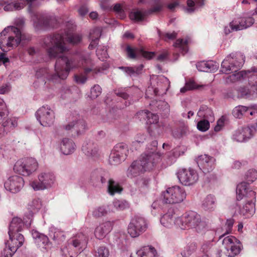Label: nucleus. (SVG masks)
<instances>
[{
    "mask_svg": "<svg viewBox=\"0 0 257 257\" xmlns=\"http://www.w3.org/2000/svg\"><path fill=\"white\" fill-rule=\"evenodd\" d=\"M81 39V35L72 34L70 32L66 33L63 36L60 34H56L46 37L44 39L43 47L46 49L49 57L50 58L60 57L57 60L55 64V74L52 77L54 81L57 82L59 79H65L71 69L80 66H76L74 61L69 60L66 57H62L60 54L68 50L65 46V41L75 44L80 42Z\"/></svg>",
    "mask_w": 257,
    "mask_h": 257,
    "instance_id": "f257e3e1",
    "label": "nucleus"
},
{
    "mask_svg": "<svg viewBox=\"0 0 257 257\" xmlns=\"http://www.w3.org/2000/svg\"><path fill=\"white\" fill-rule=\"evenodd\" d=\"M244 61L245 56L240 53L230 54L224 59L221 64L222 72L224 73H228L230 71L235 72L225 78L224 81L226 83H240L246 79L251 81L254 77L257 78V69L255 68H252L251 70L236 72L237 69L242 66Z\"/></svg>",
    "mask_w": 257,
    "mask_h": 257,
    "instance_id": "f03ea898",
    "label": "nucleus"
},
{
    "mask_svg": "<svg viewBox=\"0 0 257 257\" xmlns=\"http://www.w3.org/2000/svg\"><path fill=\"white\" fill-rule=\"evenodd\" d=\"M157 145L156 141H153L152 146L153 148L150 149L148 147L140 159L132 164L127 170L128 177L132 178L137 176L144 172L153 170L157 166L162 160V154L155 151Z\"/></svg>",
    "mask_w": 257,
    "mask_h": 257,
    "instance_id": "7ed1b4c3",
    "label": "nucleus"
},
{
    "mask_svg": "<svg viewBox=\"0 0 257 257\" xmlns=\"http://www.w3.org/2000/svg\"><path fill=\"white\" fill-rule=\"evenodd\" d=\"M182 229L191 228L198 233H203L208 228V225L204 219L194 211L186 213L176 222Z\"/></svg>",
    "mask_w": 257,
    "mask_h": 257,
    "instance_id": "20e7f679",
    "label": "nucleus"
},
{
    "mask_svg": "<svg viewBox=\"0 0 257 257\" xmlns=\"http://www.w3.org/2000/svg\"><path fill=\"white\" fill-rule=\"evenodd\" d=\"M22 39V34L19 28L8 27L0 33V48L4 51L17 47Z\"/></svg>",
    "mask_w": 257,
    "mask_h": 257,
    "instance_id": "39448f33",
    "label": "nucleus"
},
{
    "mask_svg": "<svg viewBox=\"0 0 257 257\" xmlns=\"http://www.w3.org/2000/svg\"><path fill=\"white\" fill-rule=\"evenodd\" d=\"M38 167L39 163L35 158L27 157L18 160L14 165V170L20 175L28 176L36 171Z\"/></svg>",
    "mask_w": 257,
    "mask_h": 257,
    "instance_id": "423d86ee",
    "label": "nucleus"
},
{
    "mask_svg": "<svg viewBox=\"0 0 257 257\" xmlns=\"http://www.w3.org/2000/svg\"><path fill=\"white\" fill-rule=\"evenodd\" d=\"M152 87H149L146 90V95L150 97V95L153 92L154 94L163 95L166 94L169 88L170 82L169 79L163 75L157 76L153 75L151 77Z\"/></svg>",
    "mask_w": 257,
    "mask_h": 257,
    "instance_id": "0eeeda50",
    "label": "nucleus"
},
{
    "mask_svg": "<svg viewBox=\"0 0 257 257\" xmlns=\"http://www.w3.org/2000/svg\"><path fill=\"white\" fill-rule=\"evenodd\" d=\"M38 180L31 181L30 186L35 191L44 190L52 188L55 184L56 176L49 171L41 172L38 175Z\"/></svg>",
    "mask_w": 257,
    "mask_h": 257,
    "instance_id": "6e6552de",
    "label": "nucleus"
},
{
    "mask_svg": "<svg viewBox=\"0 0 257 257\" xmlns=\"http://www.w3.org/2000/svg\"><path fill=\"white\" fill-rule=\"evenodd\" d=\"M186 197L185 190L178 186L169 187L162 194V201L169 204L180 203L185 199Z\"/></svg>",
    "mask_w": 257,
    "mask_h": 257,
    "instance_id": "1a4fd4ad",
    "label": "nucleus"
},
{
    "mask_svg": "<svg viewBox=\"0 0 257 257\" xmlns=\"http://www.w3.org/2000/svg\"><path fill=\"white\" fill-rule=\"evenodd\" d=\"M35 115L37 120L44 127L51 126L55 122V113L50 106L44 105L41 107L36 111Z\"/></svg>",
    "mask_w": 257,
    "mask_h": 257,
    "instance_id": "9d476101",
    "label": "nucleus"
},
{
    "mask_svg": "<svg viewBox=\"0 0 257 257\" xmlns=\"http://www.w3.org/2000/svg\"><path fill=\"white\" fill-rule=\"evenodd\" d=\"M148 228L146 220L143 217L135 216L131 220L128 227L127 233L132 237H137L144 232Z\"/></svg>",
    "mask_w": 257,
    "mask_h": 257,
    "instance_id": "9b49d317",
    "label": "nucleus"
},
{
    "mask_svg": "<svg viewBox=\"0 0 257 257\" xmlns=\"http://www.w3.org/2000/svg\"><path fill=\"white\" fill-rule=\"evenodd\" d=\"M222 239V243L226 250L227 256L234 257L239 253L242 245L238 239L232 235L227 236Z\"/></svg>",
    "mask_w": 257,
    "mask_h": 257,
    "instance_id": "f8f14e48",
    "label": "nucleus"
},
{
    "mask_svg": "<svg viewBox=\"0 0 257 257\" xmlns=\"http://www.w3.org/2000/svg\"><path fill=\"white\" fill-rule=\"evenodd\" d=\"M177 177L180 182L185 186L192 185L195 184L199 179L197 171L191 168L180 169L177 172Z\"/></svg>",
    "mask_w": 257,
    "mask_h": 257,
    "instance_id": "ddd939ff",
    "label": "nucleus"
},
{
    "mask_svg": "<svg viewBox=\"0 0 257 257\" xmlns=\"http://www.w3.org/2000/svg\"><path fill=\"white\" fill-rule=\"evenodd\" d=\"M255 133V127H242L236 130L232 134L231 139L233 141L243 143L250 139Z\"/></svg>",
    "mask_w": 257,
    "mask_h": 257,
    "instance_id": "4468645a",
    "label": "nucleus"
},
{
    "mask_svg": "<svg viewBox=\"0 0 257 257\" xmlns=\"http://www.w3.org/2000/svg\"><path fill=\"white\" fill-rule=\"evenodd\" d=\"M163 7V2L160 0H157L155 2L153 8L148 11L143 12L138 9L133 10L130 14V18L132 20L136 22L142 21L147 15L160 11Z\"/></svg>",
    "mask_w": 257,
    "mask_h": 257,
    "instance_id": "2eb2a0df",
    "label": "nucleus"
},
{
    "mask_svg": "<svg viewBox=\"0 0 257 257\" xmlns=\"http://www.w3.org/2000/svg\"><path fill=\"white\" fill-rule=\"evenodd\" d=\"M236 199L241 200L243 199L245 200L256 198L255 192L252 190L248 184L245 182H242L238 184L236 189Z\"/></svg>",
    "mask_w": 257,
    "mask_h": 257,
    "instance_id": "dca6fc26",
    "label": "nucleus"
},
{
    "mask_svg": "<svg viewBox=\"0 0 257 257\" xmlns=\"http://www.w3.org/2000/svg\"><path fill=\"white\" fill-rule=\"evenodd\" d=\"M24 185V179L18 175L10 177L4 183L5 188L13 193L19 192L23 188Z\"/></svg>",
    "mask_w": 257,
    "mask_h": 257,
    "instance_id": "f3484780",
    "label": "nucleus"
},
{
    "mask_svg": "<svg viewBox=\"0 0 257 257\" xmlns=\"http://www.w3.org/2000/svg\"><path fill=\"white\" fill-rule=\"evenodd\" d=\"M196 161L200 169L205 173H209L215 168L216 160L213 157L201 155L198 157Z\"/></svg>",
    "mask_w": 257,
    "mask_h": 257,
    "instance_id": "a211bd4d",
    "label": "nucleus"
},
{
    "mask_svg": "<svg viewBox=\"0 0 257 257\" xmlns=\"http://www.w3.org/2000/svg\"><path fill=\"white\" fill-rule=\"evenodd\" d=\"M250 82L249 81L248 82L249 86L250 87V89L240 85L236 88V90L241 96L253 99L257 97V85L254 84L251 85Z\"/></svg>",
    "mask_w": 257,
    "mask_h": 257,
    "instance_id": "6ab92c4d",
    "label": "nucleus"
},
{
    "mask_svg": "<svg viewBox=\"0 0 257 257\" xmlns=\"http://www.w3.org/2000/svg\"><path fill=\"white\" fill-rule=\"evenodd\" d=\"M67 131H71L72 132L79 136L83 134L86 130L87 126L85 122L83 120L76 121V119L69 122L64 126Z\"/></svg>",
    "mask_w": 257,
    "mask_h": 257,
    "instance_id": "aec40b11",
    "label": "nucleus"
},
{
    "mask_svg": "<svg viewBox=\"0 0 257 257\" xmlns=\"http://www.w3.org/2000/svg\"><path fill=\"white\" fill-rule=\"evenodd\" d=\"M112 228V224L109 221L100 223L95 229L94 235L97 239H102L106 236Z\"/></svg>",
    "mask_w": 257,
    "mask_h": 257,
    "instance_id": "412c9836",
    "label": "nucleus"
},
{
    "mask_svg": "<svg viewBox=\"0 0 257 257\" xmlns=\"http://www.w3.org/2000/svg\"><path fill=\"white\" fill-rule=\"evenodd\" d=\"M179 218H180V216H177L173 211H171L162 215L160 221L161 224L166 228H171L174 225L179 227V225L176 222Z\"/></svg>",
    "mask_w": 257,
    "mask_h": 257,
    "instance_id": "4be33fe9",
    "label": "nucleus"
},
{
    "mask_svg": "<svg viewBox=\"0 0 257 257\" xmlns=\"http://www.w3.org/2000/svg\"><path fill=\"white\" fill-rule=\"evenodd\" d=\"M42 203L39 199H35L31 201L27 205V209L29 211L28 214H26L28 220H26L27 225H31L34 213L37 212L41 208Z\"/></svg>",
    "mask_w": 257,
    "mask_h": 257,
    "instance_id": "5701e85b",
    "label": "nucleus"
},
{
    "mask_svg": "<svg viewBox=\"0 0 257 257\" xmlns=\"http://www.w3.org/2000/svg\"><path fill=\"white\" fill-rule=\"evenodd\" d=\"M26 220H28L26 214H25L23 221L19 217H14L10 224L9 233H13L21 232L24 224L27 226H30V225L26 224Z\"/></svg>",
    "mask_w": 257,
    "mask_h": 257,
    "instance_id": "b1692460",
    "label": "nucleus"
},
{
    "mask_svg": "<svg viewBox=\"0 0 257 257\" xmlns=\"http://www.w3.org/2000/svg\"><path fill=\"white\" fill-rule=\"evenodd\" d=\"M82 150L83 153L88 157H95L98 154L97 144L91 140L85 141L83 144Z\"/></svg>",
    "mask_w": 257,
    "mask_h": 257,
    "instance_id": "393cba45",
    "label": "nucleus"
},
{
    "mask_svg": "<svg viewBox=\"0 0 257 257\" xmlns=\"http://www.w3.org/2000/svg\"><path fill=\"white\" fill-rule=\"evenodd\" d=\"M76 149L74 142L68 138L62 139L60 145V150L65 155H69L73 153Z\"/></svg>",
    "mask_w": 257,
    "mask_h": 257,
    "instance_id": "a878e982",
    "label": "nucleus"
},
{
    "mask_svg": "<svg viewBox=\"0 0 257 257\" xmlns=\"http://www.w3.org/2000/svg\"><path fill=\"white\" fill-rule=\"evenodd\" d=\"M219 64L213 61H201L197 63L196 68L199 71L213 72L216 71Z\"/></svg>",
    "mask_w": 257,
    "mask_h": 257,
    "instance_id": "bb28decb",
    "label": "nucleus"
},
{
    "mask_svg": "<svg viewBox=\"0 0 257 257\" xmlns=\"http://www.w3.org/2000/svg\"><path fill=\"white\" fill-rule=\"evenodd\" d=\"M245 203L240 210V213L245 218L251 217L255 213V203L256 198L254 200L251 199L245 200Z\"/></svg>",
    "mask_w": 257,
    "mask_h": 257,
    "instance_id": "cd10ccee",
    "label": "nucleus"
},
{
    "mask_svg": "<svg viewBox=\"0 0 257 257\" xmlns=\"http://www.w3.org/2000/svg\"><path fill=\"white\" fill-rule=\"evenodd\" d=\"M87 242V237L82 233H77L71 241L72 245L76 248L80 252L85 248Z\"/></svg>",
    "mask_w": 257,
    "mask_h": 257,
    "instance_id": "c85d7f7f",
    "label": "nucleus"
},
{
    "mask_svg": "<svg viewBox=\"0 0 257 257\" xmlns=\"http://www.w3.org/2000/svg\"><path fill=\"white\" fill-rule=\"evenodd\" d=\"M126 51L128 57L132 59L135 58L138 55H141L147 59H150L154 56L153 52H147L143 49H134L129 46H127Z\"/></svg>",
    "mask_w": 257,
    "mask_h": 257,
    "instance_id": "c756f323",
    "label": "nucleus"
},
{
    "mask_svg": "<svg viewBox=\"0 0 257 257\" xmlns=\"http://www.w3.org/2000/svg\"><path fill=\"white\" fill-rule=\"evenodd\" d=\"M9 239L6 242V244L15 247L16 249L21 246L24 242V236L19 232L11 233H9Z\"/></svg>",
    "mask_w": 257,
    "mask_h": 257,
    "instance_id": "7c9ffc66",
    "label": "nucleus"
},
{
    "mask_svg": "<svg viewBox=\"0 0 257 257\" xmlns=\"http://www.w3.org/2000/svg\"><path fill=\"white\" fill-rule=\"evenodd\" d=\"M158 255L157 250L152 246H145L137 251L135 255L131 257H156Z\"/></svg>",
    "mask_w": 257,
    "mask_h": 257,
    "instance_id": "2f4dec72",
    "label": "nucleus"
},
{
    "mask_svg": "<svg viewBox=\"0 0 257 257\" xmlns=\"http://www.w3.org/2000/svg\"><path fill=\"white\" fill-rule=\"evenodd\" d=\"M32 235L37 245L39 247L46 248V246L49 243V238L46 235L41 234L36 230H32Z\"/></svg>",
    "mask_w": 257,
    "mask_h": 257,
    "instance_id": "473e14b6",
    "label": "nucleus"
},
{
    "mask_svg": "<svg viewBox=\"0 0 257 257\" xmlns=\"http://www.w3.org/2000/svg\"><path fill=\"white\" fill-rule=\"evenodd\" d=\"M204 0H188L187 6L183 8L184 12L188 14H191L196 11L200 7L204 5Z\"/></svg>",
    "mask_w": 257,
    "mask_h": 257,
    "instance_id": "72a5a7b5",
    "label": "nucleus"
},
{
    "mask_svg": "<svg viewBox=\"0 0 257 257\" xmlns=\"http://www.w3.org/2000/svg\"><path fill=\"white\" fill-rule=\"evenodd\" d=\"M138 117L140 119L146 120L147 123L154 124L158 122L159 117L157 114H153L148 110H143L137 113Z\"/></svg>",
    "mask_w": 257,
    "mask_h": 257,
    "instance_id": "f704fd0d",
    "label": "nucleus"
},
{
    "mask_svg": "<svg viewBox=\"0 0 257 257\" xmlns=\"http://www.w3.org/2000/svg\"><path fill=\"white\" fill-rule=\"evenodd\" d=\"M216 202L215 197L212 194H209L204 198L202 202V208L205 211L212 212L216 208Z\"/></svg>",
    "mask_w": 257,
    "mask_h": 257,
    "instance_id": "c9c22d12",
    "label": "nucleus"
},
{
    "mask_svg": "<svg viewBox=\"0 0 257 257\" xmlns=\"http://www.w3.org/2000/svg\"><path fill=\"white\" fill-rule=\"evenodd\" d=\"M111 213L116 211H121L129 207V204L125 200H114L111 204H109Z\"/></svg>",
    "mask_w": 257,
    "mask_h": 257,
    "instance_id": "e433bc0d",
    "label": "nucleus"
},
{
    "mask_svg": "<svg viewBox=\"0 0 257 257\" xmlns=\"http://www.w3.org/2000/svg\"><path fill=\"white\" fill-rule=\"evenodd\" d=\"M8 115L6 116H1V121L0 124L3 126L8 130H13L18 125L17 119L15 117H8Z\"/></svg>",
    "mask_w": 257,
    "mask_h": 257,
    "instance_id": "4c0bfd02",
    "label": "nucleus"
},
{
    "mask_svg": "<svg viewBox=\"0 0 257 257\" xmlns=\"http://www.w3.org/2000/svg\"><path fill=\"white\" fill-rule=\"evenodd\" d=\"M101 30L99 28H94L91 30L89 38L91 40L89 47L90 49L94 48L98 43V40L101 35Z\"/></svg>",
    "mask_w": 257,
    "mask_h": 257,
    "instance_id": "58836bf2",
    "label": "nucleus"
},
{
    "mask_svg": "<svg viewBox=\"0 0 257 257\" xmlns=\"http://www.w3.org/2000/svg\"><path fill=\"white\" fill-rule=\"evenodd\" d=\"M90 212L95 217H99L111 213L109 205L96 207L90 211Z\"/></svg>",
    "mask_w": 257,
    "mask_h": 257,
    "instance_id": "ea45409f",
    "label": "nucleus"
},
{
    "mask_svg": "<svg viewBox=\"0 0 257 257\" xmlns=\"http://www.w3.org/2000/svg\"><path fill=\"white\" fill-rule=\"evenodd\" d=\"M122 190L119 184L112 179H109L108 182L107 190L111 195H114L116 193H120Z\"/></svg>",
    "mask_w": 257,
    "mask_h": 257,
    "instance_id": "a19ab883",
    "label": "nucleus"
},
{
    "mask_svg": "<svg viewBox=\"0 0 257 257\" xmlns=\"http://www.w3.org/2000/svg\"><path fill=\"white\" fill-rule=\"evenodd\" d=\"M112 151L125 159L128 152V149L125 144L120 143L117 144Z\"/></svg>",
    "mask_w": 257,
    "mask_h": 257,
    "instance_id": "79ce46f5",
    "label": "nucleus"
},
{
    "mask_svg": "<svg viewBox=\"0 0 257 257\" xmlns=\"http://www.w3.org/2000/svg\"><path fill=\"white\" fill-rule=\"evenodd\" d=\"M248 110V107L243 105H238L233 108L232 114L235 117L238 118H241L244 115L248 117V115H247Z\"/></svg>",
    "mask_w": 257,
    "mask_h": 257,
    "instance_id": "37998d69",
    "label": "nucleus"
},
{
    "mask_svg": "<svg viewBox=\"0 0 257 257\" xmlns=\"http://www.w3.org/2000/svg\"><path fill=\"white\" fill-rule=\"evenodd\" d=\"M119 68L122 70L126 74L132 77L141 73L143 68V65H140L137 67H120Z\"/></svg>",
    "mask_w": 257,
    "mask_h": 257,
    "instance_id": "c03bdc74",
    "label": "nucleus"
},
{
    "mask_svg": "<svg viewBox=\"0 0 257 257\" xmlns=\"http://www.w3.org/2000/svg\"><path fill=\"white\" fill-rule=\"evenodd\" d=\"M233 224V219H229L226 220L225 224L222 228L223 233L220 236L219 239L224 238L225 234L231 233Z\"/></svg>",
    "mask_w": 257,
    "mask_h": 257,
    "instance_id": "a18cd8bd",
    "label": "nucleus"
},
{
    "mask_svg": "<svg viewBox=\"0 0 257 257\" xmlns=\"http://www.w3.org/2000/svg\"><path fill=\"white\" fill-rule=\"evenodd\" d=\"M175 48L179 49L183 54L188 51V40L186 39H178L174 44Z\"/></svg>",
    "mask_w": 257,
    "mask_h": 257,
    "instance_id": "49530a36",
    "label": "nucleus"
},
{
    "mask_svg": "<svg viewBox=\"0 0 257 257\" xmlns=\"http://www.w3.org/2000/svg\"><path fill=\"white\" fill-rule=\"evenodd\" d=\"M229 27L233 31H240L244 29V27L242 24L240 18H237L233 20L229 23Z\"/></svg>",
    "mask_w": 257,
    "mask_h": 257,
    "instance_id": "de8ad7c7",
    "label": "nucleus"
},
{
    "mask_svg": "<svg viewBox=\"0 0 257 257\" xmlns=\"http://www.w3.org/2000/svg\"><path fill=\"white\" fill-rule=\"evenodd\" d=\"M244 178L249 183H252L257 179V170L251 168L245 173Z\"/></svg>",
    "mask_w": 257,
    "mask_h": 257,
    "instance_id": "09e8293b",
    "label": "nucleus"
},
{
    "mask_svg": "<svg viewBox=\"0 0 257 257\" xmlns=\"http://www.w3.org/2000/svg\"><path fill=\"white\" fill-rule=\"evenodd\" d=\"M32 20L34 22V25L35 27H38L39 25H43L44 26H53V22L54 20L52 19H47L46 20H39V22H36V20L38 19L37 16L36 15H34L32 16Z\"/></svg>",
    "mask_w": 257,
    "mask_h": 257,
    "instance_id": "8fccbe9b",
    "label": "nucleus"
},
{
    "mask_svg": "<svg viewBox=\"0 0 257 257\" xmlns=\"http://www.w3.org/2000/svg\"><path fill=\"white\" fill-rule=\"evenodd\" d=\"M3 251L2 252L1 257H12L15 252L17 250L16 246L15 247L12 246L10 245L6 244Z\"/></svg>",
    "mask_w": 257,
    "mask_h": 257,
    "instance_id": "3c124183",
    "label": "nucleus"
},
{
    "mask_svg": "<svg viewBox=\"0 0 257 257\" xmlns=\"http://www.w3.org/2000/svg\"><path fill=\"white\" fill-rule=\"evenodd\" d=\"M109 251L108 248L104 246H99L95 251V257H108Z\"/></svg>",
    "mask_w": 257,
    "mask_h": 257,
    "instance_id": "603ef678",
    "label": "nucleus"
},
{
    "mask_svg": "<svg viewBox=\"0 0 257 257\" xmlns=\"http://www.w3.org/2000/svg\"><path fill=\"white\" fill-rule=\"evenodd\" d=\"M109 67V64L107 63L104 64L102 68H85L84 72L86 74L91 72L93 74H97L99 73L102 72L104 70L107 69Z\"/></svg>",
    "mask_w": 257,
    "mask_h": 257,
    "instance_id": "864d4df0",
    "label": "nucleus"
},
{
    "mask_svg": "<svg viewBox=\"0 0 257 257\" xmlns=\"http://www.w3.org/2000/svg\"><path fill=\"white\" fill-rule=\"evenodd\" d=\"M124 159L122 157H120V156L117 155L116 154L114 153L112 151H111L110 156H109V163L112 165H117L119 164L121 161H123Z\"/></svg>",
    "mask_w": 257,
    "mask_h": 257,
    "instance_id": "5fc2aeb1",
    "label": "nucleus"
},
{
    "mask_svg": "<svg viewBox=\"0 0 257 257\" xmlns=\"http://www.w3.org/2000/svg\"><path fill=\"white\" fill-rule=\"evenodd\" d=\"M212 114V111L206 106H203L200 108L198 112V115L200 117L205 118H209Z\"/></svg>",
    "mask_w": 257,
    "mask_h": 257,
    "instance_id": "6e6d98bb",
    "label": "nucleus"
},
{
    "mask_svg": "<svg viewBox=\"0 0 257 257\" xmlns=\"http://www.w3.org/2000/svg\"><path fill=\"white\" fill-rule=\"evenodd\" d=\"M96 54L100 60L104 61L108 57L106 47L105 46L99 47L96 50Z\"/></svg>",
    "mask_w": 257,
    "mask_h": 257,
    "instance_id": "4d7b16f0",
    "label": "nucleus"
},
{
    "mask_svg": "<svg viewBox=\"0 0 257 257\" xmlns=\"http://www.w3.org/2000/svg\"><path fill=\"white\" fill-rule=\"evenodd\" d=\"M49 235L54 240L59 239L61 236H63L61 231L54 228H51L50 229Z\"/></svg>",
    "mask_w": 257,
    "mask_h": 257,
    "instance_id": "13d9d810",
    "label": "nucleus"
},
{
    "mask_svg": "<svg viewBox=\"0 0 257 257\" xmlns=\"http://www.w3.org/2000/svg\"><path fill=\"white\" fill-rule=\"evenodd\" d=\"M197 128L200 131L204 132L207 131L210 127V124L207 120H201L199 121L197 125Z\"/></svg>",
    "mask_w": 257,
    "mask_h": 257,
    "instance_id": "bf43d9fd",
    "label": "nucleus"
},
{
    "mask_svg": "<svg viewBox=\"0 0 257 257\" xmlns=\"http://www.w3.org/2000/svg\"><path fill=\"white\" fill-rule=\"evenodd\" d=\"M101 93V88L98 85H95L90 90V97L92 99L97 98Z\"/></svg>",
    "mask_w": 257,
    "mask_h": 257,
    "instance_id": "052dcab7",
    "label": "nucleus"
},
{
    "mask_svg": "<svg viewBox=\"0 0 257 257\" xmlns=\"http://www.w3.org/2000/svg\"><path fill=\"white\" fill-rule=\"evenodd\" d=\"M240 19L242 22V24L244 25V29L252 26L254 22V19L251 17H241Z\"/></svg>",
    "mask_w": 257,
    "mask_h": 257,
    "instance_id": "680f3d73",
    "label": "nucleus"
},
{
    "mask_svg": "<svg viewBox=\"0 0 257 257\" xmlns=\"http://www.w3.org/2000/svg\"><path fill=\"white\" fill-rule=\"evenodd\" d=\"M7 114H9V111L6 104L4 100L0 98V117H1V116H6ZM1 121V117H0V122Z\"/></svg>",
    "mask_w": 257,
    "mask_h": 257,
    "instance_id": "e2e57ef3",
    "label": "nucleus"
},
{
    "mask_svg": "<svg viewBox=\"0 0 257 257\" xmlns=\"http://www.w3.org/2000/svg\"><path fill=\"white\" fill-rule=\"evenodd\" d=\"M160 203L161 201L159 200H156L153 203L151 206V212L153 215H156L161 210V207Z\"/></svg>",
    "mask_w": 257,
    "mask_h": 257,
    "instance_id": "0e129e2a",
    "label": "nucleus"
},
{
    "mask_svg": "<svg viewBox=\"0 0 257 257\" xmlns=\"http://www.w3.org/2000/svg\"><path fill=\"white\" fill-rule=\"evenodd\" d=\"M195 246L194 245L187 246L181 252V255L183 257H189L195 250Z\"/></svg>",
    "mask_w": 257,
    "mask_h": 257,
    "instance_id": "69168bd1",
    "label": "nucleus"
},
{
    "mask_svg": "<svg viewBox=\"0 0 257 257\" xmlns=\"http://www.w3.org/2000/svg\"><path fill=\"white\" fill-rule=\"evenodd\" d=\"M113 10L114 11L118 13V17L120 18V19H123L125 18V15L124 12L122 11V7L120 4H116L113 7Z\"/></svg>",
    "mask_w": 257,
    "mask_h": 257,
    "instance_id": "338daca9",
    "label": "nucleus"
},
{
    "mask_svg": "<svg viewBox=\"0 0 257 257\" xmlns=\"http://www.w3.org/2000/svg\"><path fill=\"white\" fill-rule=\"evenodd\" d=\"M177 33L175 32L165 33L163 34L161 37L165 41H169L174 39L176 37Z\"/></svg>",
    "mask_w": 257,
    "mask_h": 257,
    "instance_id": "774afa93",
    "label": "nucleus"
}]
</instances>
